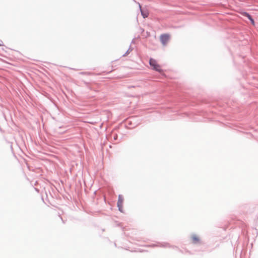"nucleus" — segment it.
I'll return each instance as SVG.
<instances>
[{
    "mask_svg": "<svg viewBox=\"0 0 258 258\" xmlns=\"http://www.w3.org/2000/svg\"><path fill=\"white\" fill-rule=\"evenodd\" d=\"M132 49L128 48V49L126 51V52L123 55V56L127 55L130 53V51H132Z\"/></svg>",
    "mask_w": 258,
    "mask_h": 258,
    "instance_id": "nucleus-7",
    "label": "nucleus"
},
{
    "mask_svg": "<svg viewBox=\"0 0 258 258\" xmlns=\"http://www.w3.org/2000/svg\"><path fill=\"white\" fill-rule=\"evenodd\" d=\"M243 15L244 16L246 17L250 21L251 23L253 25H254V21L253 19L252 18L251 16L248 13H247L246 12H244V13H243Z\"/></svg>",
    "mask_w": 258,
    "mask_h": 258,
    "instance_id": "nucleus-4",
    "label": "nucleus"
},
{
    "mask_svg": "<svg viewBox=\"0 0 258 258\" xmlns=\"http://www.w3.org/2000/svg\"><path fill=\"white\" fill-rule=\"evenodd\" d=\"M139 7H140V10H141V14L143 16V18H147L148 16V14L146 12H143L142 9H141V6L139 5Z\"/></svg>",
    "mask_w": 258,
    "mask_h": 258,
    "instance_id": "nucleus-5",
    "label": "nucleus"
},
{
    "mask_svg": "<svg viewBox=\"0 0 258 258\" xmlns=\"http://www.w3.org/2000/svg\"><path fill=\"white\" fill-rule=\"evenodd\" d=\"M169 39L168 34H162L160 36V40L163 44L165 45Z\"/></svg>",
    "mask_w": 258,
    "mask_h": 258,
    "instance_id": "nucleus-3",
    "label": "nucleus"
},
{
    "mask_svg": "<svg viewBox=\"0 0 258 258\" xmlns=\"http://www.w3.org/2000/svg\"><path fill=\"white\" fill-rule=\"evenodd\" d=\"M192 238L193 242L194 243H197L199 240V238L195 235H194Z\"/></svg>",
    "mask_w": 258,
    "mask_h": 258,
    "instance_id": "nucleus-6",
    "label": "nucleus"
},
{
    "mask_svg": "<svg viewBox=\"0 0 258 258\" xmlns=\"http://www.w3.org/2000/svg\"><path fill=\"white\" fill-rule=\"evenodd\" d=\"M123 201V198L122 197V196L121 195H119L117 205V207H118V210L120 212H122L121 209H122V207Z\"/></svg>",
    "mask_w": 258,
    "mask_h": 258,
    "instance_id": "nucleus-2",
    "label": "nucleus"
},
{
    "mask_svg": "<svg viewBox=\"0 0 258 258\" xmlns=\"http://www.w3.org/2000/svg\"><path fill=\"white\" fill-rule=\"evenodd\" d=\"M150 65L153 67V69L158 72H161L162 69L160 66L158 64L156 60L153 58H151L149 61Z\"/></svg>",
    "mask_w": 258,
    "mask_h": 258,
    "instance_id": "nucleus-1",
    "label": "nucleus"
}]
</instances>
